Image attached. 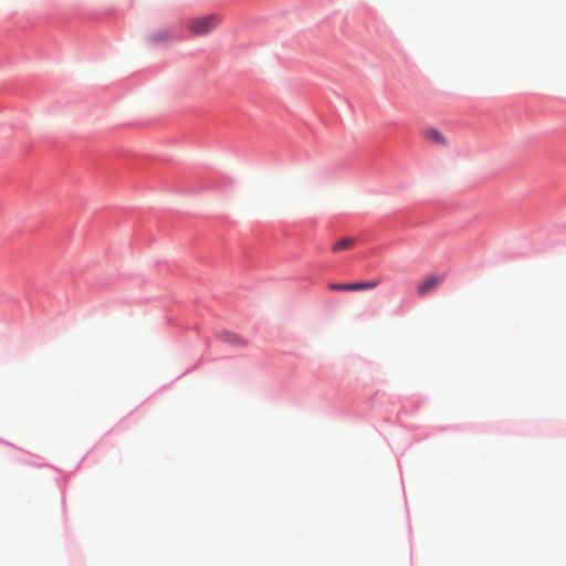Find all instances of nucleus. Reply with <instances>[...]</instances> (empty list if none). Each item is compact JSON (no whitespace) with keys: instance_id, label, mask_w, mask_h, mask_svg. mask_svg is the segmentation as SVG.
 Returning a JSON list of instances; mask_svg holds the SVG:
<instances>
[{"instance_id":"obj_5","label":"nucleus","mask_w":566,"mask_h":566,"mask_svg":"<svg viewBox=\"0 0 566 566\" xmlns=\"http://www.w3.org/2000/svg\"><path fill=\"white\" fill-rule=\"evenodd\" d=\"M148 40L151 43L160 44V43H166V42L175 40V35L169 30H160V31H156V32L151 33L148 36Z\"/></svg>"},{"instance_id":"obj_4","label":"nucleus","mask_w":566,"mask_h":566,"mask_svg":"<svg viewBox=\"0 0 566 566\" xmlns=\"http://www.w3.org/2000/svg\"><path fill=\"white\" fill-rule=\"evenodd\" d=\"M443 281L442 276L432 275L426 277L419 285H418V294L420 297H426L429 293H431L433 290H436L441 282Z\"/></svg>"},{"instance_id":"obj_1","label":"nucleus","mask_w":566,"mask_h":566,"mask_svg":"<svg viewBox=\"0 0 566 566\" xmlns=\"http://www.w3.org/2000/svg\"><path fill=\"white\" fill-rule=\"evenodd\" d=\"M221 22V15L211 13L191 18L187 22L189 32L195 36H203L212 32Z\"/></svg>"},{"instance_id":"obj_3","label":"nucleus","mask_w":566,"mask_h":566,"mask_svg":"<svg viewBox=\"0 0 566 566\" xmlns=\"http://www.w3.org/2000/svg\"><path fill=\"white\" fill-rule=\"evenodd\" d=\"M422 136L430 144L441 147H447L449 145L448 138L436 127H427L422 130Z\"/></svg>"},{"instance_id":"obj_6","label":"nucleus","mask_w":566,"mask_h":566,"mask_svg":"<svg viewBox=\"0 0 566 566\" xmlns=\"http://www.w3.org/2000/svg\"><path fill=\"white\" fill-rule=\"evenodd\" d=\"M355 245V240L353 238H345L339 241H337L333 247L332 251L334 253L346 251L353 249Z\"/></svg>"},{"instance_id":"obj_2","label":"nucleus","mask_w":566,"mask_h":566,"mask_svg":"<svg viewBox=\"0 0 566 566\" xmlns=\"http://www.w3.org/2000/svg\"><path fill=\"white\" fill-rule=\"evenodd\" d=\"M379 283H380L379 280H373V281H368V282H358V283H347V284L331 283L328 285V287H329V290H333V291L350 292V291L371 290V289L378 286Z\"/></svg>"}]
</instances>
